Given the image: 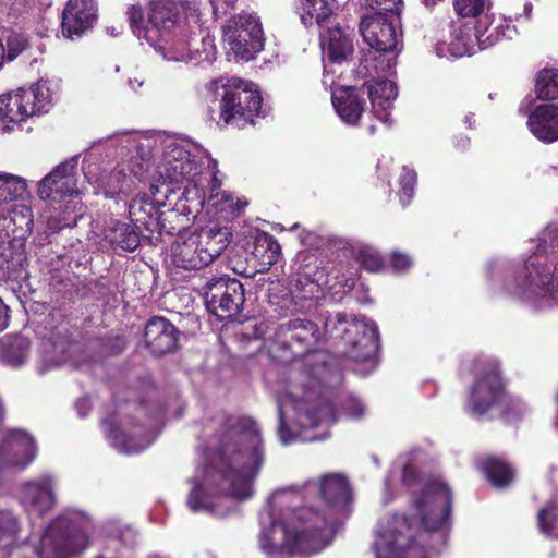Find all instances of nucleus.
Listing matches in <instances>:
<instances>
[{
	"label": "nucleus",
	"mask_w": 558,
	"mask_h": 558,
	"mask_svg": "<svg viewBox=\"0 0 558 558\" xmlns=\"http://www.w3.org/2000/svg\"><path fill=\"white\" fill-rule=\"evenodd\" d=\"M204 461L189 481L187 506L193 512L223 518L234 510L233 499L246 500L265 460L257 423L247 416H226L207 435Z\"/></svg>",
	"instance_id": "f257e3e1"
},
{
	"label": "nucleus",
	"mask_w": 558,
	"mask_h": 558,
	"mask_svg": "<svg viewBox=\"0 0 558 558\" xmlns=\"http://www.w3.org/2000/svg\"><path fill=\"white\" fill-rule=\"evenodd\" d=\"M301 496L291 488H280L268 499L259 521V548L268 558L304 557L323 550L333 537L326 513L299 506Z\"/></svg>",
	"instance_id": "f03ea898"
},
{
	"label": "nucleus",
	"mask_w": 558,
	"mask_h": 558,
	"mask_svg": "<svg viewBox=\"0 0 558 558\" xmlns=\"http://www.w3.org/2000/svg\"><path fill=\"white\" fill-rule=\"evenodd\" d=\"M413 504L424 529L414 534L409 518L398 514L381 522L373 544L376 558H427L445 546L451 512L449 488L438 480L427 482Z\"/></svg>",
	"instance_id": "7ed1b4c3"
},
{
	"label": "nucleus",
	"mask_w": 558,
	"mask_h": 558,
	"mask_svg": "<svg viewBox=\"0 0 558 558\" xmlns=\"http://www.w3.org/2000/svg\"><path fill=\"white\" fill-rule=\"evenodd\" d=\"M92 519L84 512L68 509L58 515L40 534L39 542L20 545L22 524L11 510H0V551L17 549L23 558H69L88 544Z\"/></svg>",
	"instance_id": "20e7f679"
},
{
	"label": "nucleus",
	"mask_w": 558,
	"mask_h": 558,
	"mask_svg": "<svg viewBox=\"0 0 558 558\" xmlns=\"http://www.w3.org/2000/svg\"><path fill=\"white\" fill-rule=\"evenodd\" d=\"M211 170V189L209 198L218 197L221 181L217 178V161L211 159L198 147L193 151L184 145L171 143L162 154L157 165V173L162 184L169 186L170 192L181 191L187 202L196 201L203 205L205 201V181L203 170Z\"/></svg>",
	"instance_id": "39448f33"
},
{
	"label": "nucleus",
	"mask_w": 558,
	"mask_h": 558,
	"mask_svg": "<svg viewBox=\"0 0 558 558\" xmlns=\"http://www.w3.org/2000/svg\"><path fill=\"white\" fill-rule=\"evenodd\" d=\"M512 293L539 310L558 304V225L544 230L537 251L525 262L524 279Z\"/></svg>",
	"instance_id": "423d86ee"
},
{
	"label": "nucleus",
	"mask_w": 558,
	"mask_h": 558,
	"mask_svg": "<svg viewBox=\"0 0 558 558\" xmlns=\"http://www.w3.org/2000/svg\"><path fill=\"white\" fill-rule=\"evenodd\" d=\"M214 99L210 101L208 112L210 120L218 126L228 125L238 129L253 123L262 109V96L254 84L247 81L232 78L227 84L218 86L211 84Z\"/></svg>",
	"instance_id": "0eeeda50"
},
{
	"label": "nucleus",
	"mask_w": 558,
	"mask_h": 558,
	"mask_svg": "<svg viewBox=\"0 0 558 558\" xmlns=\"http://www.w3.org/2000/svg\"><path fill=\"white\" fill-rule=\"evenodd\" d=\"M121 154L126 150L128 160L118 165L110 173H102L96 181L107 194L128 193L142 181L151 166L153 141L137 133H119Z\"/></svg>",
	"instance_id": "6e6552de"
},
{
	"label": "nucleus",
	"mask_w": 558,
	"mask_h": 558,
	"mask_svg": "<svg viewBox=\"0 0 558 558\" xmlns=\"http://www.w3.org/2000/svg\"><path fill=\"white\" fill-rule=\"evenodd\" d=\"M236 0H213L214 9L219 4L232 8ZM189 0H149L147 20L140 7L129 8L128 16L133 34L148 45H156L161 37L169 36L170 31L177 28L180 21L181 8Z\"/></svg>",
	"instance_id": "1a4fd4ad"
},
{
	"label": "nucleus",
	"mask_w": 558,
	"mask_h": 558,
	"mask_svg": "<svg viewBox=\"0 0 558 558\" xmlns=\"http://www.w3.org/2000/svg\"><path fill=\"white\" fill-rule=\"evenodd\" d=\"M230 241L231 232L227 227L202 229L172 244V263L186 270L201 269L217 258Z\"/></svg>",
	"instance_id": "9d476101"
},
{
	"label": "nucleus",
	"mask_w": 558,
	"mask_h": 558,
	"mask_svg": "<svg viewBox=\"0 0 558 558\" xmlns=\"http://www.w3.org/2000/svg\"><path fill=\"white\" fill-rule=\"evenodd\" d=\"M317 395L318 391L313 386L305 388L302 397H299L293 391H289L278 399V435L283 445H289L299 437L298 433L289 430L284 421L289 408H292L296 412V424L300 426L301 430L314 428L320 424L330 425L336 422L335 412L329 402L322 400L316 407H308V403L312 402Z\"/></svg>",
	"instance_id": "9b49d317"
},
{
	"label": "nucleus",
	"mask_w": 558,
	"mask_h": 558,
	"mask_svg": "<svg viewBox=\"0 0 558 558\" xmlns=\"http://www.w3.org/2000/svg\"><path fill=\"white\" fill-rule=\"evenodd\" d=\"M290 488L301 496L299 506L308 505L326 513L335 534L338 522L336 513L344 512L351 500L347 478L337 473L326 474L318 481H307L300 488Z\"/></svg>",
	"instance_id": "f8f14e48"
},
{
	"label": "nucleus",
	"mask_w": 558,
	"mask_h": 558,
	"mask_svg": "<svg viewBox=\"0 0 558 558\" xmlns=\"http://www.w3.org/2000/svg\"><path fill=\"white\" fill-rule=\"evenodd\" d=\"M54 94L48 82L39 81L28 88L0 96V131L10 132L14 125L37 113L47 112Z\"/></svg>",
	"instance_id": "ddd939ff"
},
{
	"label": "nucleus",
	"mask_w": 558,
	"mask_h": 558,
	"mask_svg": "<svg viewBox=\"0 0 558 558\" xmlns=\"http://www.w3.org/2000/svg\"><path fill=\"white\" fill-rule=\"evenodd\" d=\"M223 41L235 58L250 61L264 48V32L259 19L253 13H241L223 26Z\"/></svg>",
	"instance_id": "4468645a"
},
{
	"label": "nucleus",
	"mask_w": 558,
	"mask_h": 558,
	"mask_svg": "<svg viewBox=\"0 0 558 558\" xmlns=\"http://www.w3.org/2000/svg\"><path fill=\"white\" fill-rule=\"evenodd\" d=\"M204 300L208 312L219 319L238 315L244 304V287L228 276L213 278L204 287Z\"/></svg>",
	"instance_id": "2eb2a0df"
},
{
	"label": "nucleus",
	"mask_w": 558,
	"mask_h": 558,
	"mask_svg": "<svg viewBox=\"0 0 558 558\" xmlns=\"http://www.w3.org/2000/svg\"><path fill=\"white\" fill-rule=\"evenodd\" d=\"M490 24L492 20L489 15L481 16L478 20H469L465 22L459 20L456 22L451 33L458 50L456 54H471L474 51L475 45H477L480 49H486L493 46L497 40V36H494L495 33L498 35L501 34L507 38L512 37L514 29H512L509 24H506L505 26L499 25L485 36Z\"/></svg>",
	"instance_id": "dca6fc26"
},
{
	"label": "nucleus",
	"mask_w": 558,
	"mask_h": 558,
	"mask_svg": "<svg viewBox=\"0 0 558 558\" xmlns=\"http://www.w3.org/2000/svg\"><path fill=\"white\" fill-rule=\"evenodd\" d=\"M325 329L328 335L341 338L347 333H362L359 341H353V347L362 345L365 352L356 354V357H367L373 354L379 341V331L374 322L365 317L351 316L342 312L330 313L325 318Z\"/></svg>",
	"instance_id": "f3484780"
},
{
	"label": "nucleus",
	"mask_w": 558,
	"mask_h": 558,
	"mask_svg": "<svg viewBox=\"0 0 558 558\" xmlns=\"http://www.w3.org/2000/svg\"><path fill=\"white\" fill-rule=\"evenodd\" d=\"M322 333L317 324L306 318L296 317L278 325L274 341L289 349L293 356H302L320 340Z\"/></svg>",
	"instance_id": "a211bd4d"
},
{
	"label": "nucleus",
	"mask_w": 558,
	"mask_h": 558,
	"mask_svg": "<svg viewBox=\"0 0 558 558\" xmlns=\"http://www.w3.org/2000/svg\"><path fill=\"white\" fill-rule=\"evenodd\" d=\"M203 51L191 48L189 39L175 29L170 31L169 36L161 37L156 45H150L159 51L163 59L175 62L210 61L215 54V47L211 38H202Z\"/></svg>",
	"instance_id": "6ab92c4d"
},
{
	"label": "nucleus",
	"mask_w": 558,
	"mask_h": 558,
	"mask_svg": "<svg viewBox=\"0 0 558 558\" xmlns=\"http://www.w3.org/2000/svg\"><path fill=\"white\" fill-rule=\"evenodd\" d=\"M502 393L504 384L497 363L490 361L487 372L476 379L470 392L469 409L471 413L475 416L485 414L500 401Z\"/></svg>",
	"instance_id": "aec40b11"
},
{
	"label": "nucleus",
	"mask_w": 558,
	"mask_h": 558,
	"mask_svg": "<svg viewBox=\"0 0 558 558\" xmlns=\"http://www.w3.org/2000/svg\"><path fill=\"white\" fill-rule=\"evenodd\" d=\"M383 12L375 11L364 16L360 23V33L364 41L377 51H393L398 49V35L392 22Z\"/></svg>",
	"instance_id": "412c9836"
},
{
	"label": "nucleus",
	"mask_w": 558,
	"mask_h": 558,
	"mask_svg": "<svg viewBox=\"0 0 558 558\" xmlns=\"http://www.w3.org/2000/svg\"><path fill=\"white\" fill-rule=\"evenodd\" d=\"M20 500L28 514L43 515L50 511L56 505L53 477L46 474L23 483Z\"/></svg>",
	"instance_id": "4be33fe9"
},
{
	"label": "nucleus",
	"mask_w": 558,
	"mask_h": 558,
	"mask_svg": "<svg viewBox=\"0 0 558 558\" xmlns=\"http://www.w3.org/2000/svg\"><path fill=\"white\" fill-rule=\"evenodd\" d=\"M77 157L58 165L38 185L41 199L59 201L63 196L77 194L75 169Z\"/></svg>",
	"instance_id": "5701e85b"
},
{
	"label": "nucleus",
	"mask_w": 558,
	"mask_h": 558,
	"mask_svg": "<svg viewBox=\"0 0 558 558\" xmlns=\"http://www.w3.org/2000/svg\"><path fill=\"white\" fill-rule=\"evenodd\" d=\"M33 226V211L23 201L13 202L8 209H3V215H0V232L10 239L16 248L24 247Z\"/></svg>",
	"instance_id": "b1692460"
},
{
	"label": "nucleus",
	"mask_w": 558,
	"mask_h": 558,
	"mask_svg": "<svg viewBox=\"0 0 558 558\" xmlns=\"http://www.w3.org/2000/svg\"><path fill=\"white\" fill-rule=\"evenodd\" d=\"M36 447L34 439L22 430L8 433L0 446L1 466L25 469L35 458Z\"/></svg>",
	"instance_id": "393cba45"
},
{
	"label": "nucleus",
	"mask_w": 558,
	"mask_h": 558,
	"mask_svg": "<svg viewBox=\"0 0 558 558\" xmlns=\"http://www.w3.org/2000/svg\"><path fill=\"white\" fill-rule=\"evenodd\" d=\"M97 20L95 0H69L62 14V33L68 38L81 36Z\"/></svg>",
	"instance_id": "a878e982"
},
{
	"label": "nucleus",
	"mask_w": 558,
	"mask_h": 558,
	"mask_svg": "<svg viewBox=\"0 0 558 558\" xmlns=\"http://www.w3.org/2000/svg\"><path fill=\"white\" fill-rule=\"evenodd\" d=\"M129 215L137 229L146 230L151 235L154 233L158 235L172 234V231L167 229L161 220L157 203L145 194L137 195L130 202Z\"/></svg>",
	"instance_id": "bb28decb"
},
{
	"label": "nucleus",
	"mask_w": 558,
	"mask_h": 558,
	"mask_svg": "<svg viewBox=\"0 0 558 558\" xmlns=\"http://www.w3.org/2000/svg\"><path fill=\"white\" fill-rule=\"evenodd\" d=\"M144 341L155 355L172 352L178 342L177 328L163 317H154L145 326Z\"/></svg>",
	"instance_id": "cd10ccee"
},
{
	"label": "nucleus",
	"mask_w": 558,
	"mask_h": 558,
	"mask_svg": "<svg viewBox=\"0 0 558 558\" xmlns=\"http://www.w3.org/2000/svg\"><path fill=\"white\" fill-rule=\"evenodd\" d=\"M367 94L372 104L373 114L390 128L392 102L398 96L397 84L389 80H376L366 84Z\"/></svg>",
	"instance_id": "c85d7f7f"
},
{
	"label": "nucleus",
	"mask_w": 558,
	"mask_h": 558,
	"mask_svg": "<svg viewBox=\"0 0 558 558\" xmlns=\"http://www.w3.org/2000/svg\"><path fill=\"white\" fill-rule=\"evenodd\" d=\"M530 132L544 143L558 141V106L539 105L526 121Z\"/></svg>",
	"instance_id": "c756f323"
},
{
	"label": "nucleus",
	"mask_w": 558,
	"mask_h": 558,
	"mask_svg": "<svg viewBox=\"0 0 558 558\" xmlns=\"http://www.w3.org/2000/svg\"><path fill=\"white\" fill-rule=\"evenodd\" d=\"M336 9V0H298L295 3V12L306 28L328 24Z\"/></svg>",
	"instance_id": "7c9ffc66"
},
{
	"label": "nucleus",
	"mask_w": 558,
	"mask_h": 558,
	"mask_svg": "<svg viewBox=\"0 0 558 558\" xmlns=\"http://www.w3.org/2000/svg\"><path fill=\"white\" fill-rule=\"evenodd\" d=\"M333 108L348 125H356L365 111L366 102L354 88H341L332 94Z\"/></svg>",
	"instance_id": "2f4dec72"
},
{
	"label": "nucleus",
	"mask_w": 558,
	"mask_h": 558,
	"mask_svg": "<svg viewBox=\"0 0 558 558\" xmlns=\"http://www.w3.org/2000/svg\"><path fill=\"white\" fill-rule=\"evenodd\" d=\"M299 283L298 281L295 288L289 294L283 295L278 302L272 301L274 305H276L275 311L279 315L288 316L304 312L311 306V302L317 298L319 288L315 282L306 280L302 289H299Z\"/></svg>",
	"instance_id": "473e14b6"
},
{
	"label": "nucleus",
	"mask_w": 558,
	"mask_h": 558,
	"mask_svg": "<svg viewBox=\"0 0 558 558\" xmlns=\"http://www.w3.org/2000/svg\"><path fill=\"white\" fill-rule=\"evenodd\" d=\"M323 49L335 62L343 61L353 51V31L350 27L333 26L322 35Z\"/></svg>",
	"instance_id": "72a5a7b5"
},
{
	"label": "nucleus",
	"mask_w": 558,
	"mask_h": 558,
	"mask_svg": "<svg viewBox=\"0 0 558 558\" xmlns=\"http://www.w3.org/2000/svg\"><path fill=\"white\" fill-rule=\"evenodd\" d=\"M102 427L110 445L122 453H138L153 442L151 438L142 437L141 428L133 435H129L119 430L111 421H105Z\"/></svg>",
	"instance_id": "f704fd0d"
},
{
	"label": "nucleus",
	"mask_w": 558,
	"mask_h": 558,
	"mask_svg": "<svg viewBox=\"0 0 558 558\" xmlns=\"http://www.w3.org/2000/svg\"><path fill=\"white\" fill-rule=\"evenodd\" d=\"M45 359L49 361L50 366L61 365L69 360V354L73 352L77 344L69 340L66 326H60L58 330L50 335L44 341Z\"/></svg>",
	"instance_id": "c9c22d12"
},
{
	"label": "nucleus",
	"mask_w": 558,
	"mask_h": 558,
	"mask_svg": "<svg viewBox=\"0 0 558 558\" xmlns=\"http://www.w3.org/2000/svg\"><path fill=\"white\" fill-rule=\"evenodd\" d=\"M26 194L25 179L8 172H0V215H3V209H8L13 202L23 201Z\"/></svg>",
	"instance_id": "e433bc0d"
},
{
	"label": "nucleus",
	"mask_w": 558,
	"mask_h": 558,
	"mask_svg": "<svg viewBox=\"0 0 558 558\" xmlns=\"http://www.w3.org/2000/svg\"><path fill=\"white\" fill-rule=\"evenodd\" d=\"M481 470L490 484L497 488L510 484L514 476V472L509 464L494 457L486 458L481 464Z\"/></svg>",
	"instance_id": "4c0bfd02"
},
{
	"label": "nucleus",
	"mask_w": 558,
	"mask_h": 558,
	"mask_svg": "<svg viewBox=\"0 0 558 558\" xmlns=\"http://www.w3.org/2000/svg\"><path fill=\"white\" fill-rule=\"evenodd\" d=\"M252 254L258 258L262 264L271 266L278 260L280 245L272 235L266 232H259L255 235Z\"/></svg>",
	"instance_id": "58836bf2"
},
{
	"label": "nucleus",
	"mask_w": 558,
	"mask_h": 558,
	"mask_svg": "<svg viewBox=\"0 0 558 558\" xmlns=\"http://www.w3.org/2000/svg\"><path fill=\"white\" fill-rule=\"evenodd\" d=\"M29 341L23 336H14L3 342L0 357L12 366L22 365L28 356Z\"/></svg>",
	"instance_id": "ea45409f"
},
{
	"label": "nucleus",
	"mask_w": 558,
	"mask_h": 558,
	"mask_svg": "<svg viewBox=\"0 0 558 558\" xmlns=\"http://www.w3.org/2000/svg\"><path fill=\"white\" fill-rule=\"evenodd\" d=\"M106 238L118 247L133 252L140 245L137 232L129 225L116 221L107 231Z\"/></svg>",
	"instance_id": "a19ab883"
},
{
	"label": "nucleus",
	"mask_w": 558,
	"mask_h": 558,
	"mask_svg": "<svg viewBox=\"0 0 558 558\" xmlns=\"http://www.w3.org/2000/svg\"><path fill=\"white\" fill-rule=\"evenodd\" d=\"M535 93L538 99L555 100L558 98V70L543 69L536 75Z\"/></svg>",
	"instance_id": "79ce46f5"
},
{
	"label": "nucleus",
	"mask_w": 558,
	"mask_h": 558,
	"mask_svg": "<svg viewBox=\"0 0 558 558\" xmlns=\"http://www.w3.org/2000/svg\"><path fill=\"white\" fill-rule=\"evenodd\" d=\"M31 49L29 38L25 33L11 31L5 36V60L11 62Z\"/></svg>",
	"instance_id": "37998d69"
},
{
	"label": "nucleus",
	"mask_w": 558,
	"mask_h": 558,
	"mask_svg": "<svg viewBox=\"0 0 558 558\" xmlns=\"http://www.w3.org/2000/svg\"><path fill=\"white\" fill-rule=\"evenodd\" d=\"M538 525L542 532L558 537V506L550 504L538 512Z\"/></svg>",
	"instance_id": "c03bdc74"
},
{
	"label": "nucleus",
	"mask_w": 558,
	"mask_h": 558,
	"mask_svg": "<svg viewBox=\"0 0 558 558\" xmlns=\"http://www.w3.org/2000/svg\"><path fill=\"white\" fill-rule=\"evenodd\" d=\"M484 0H454V10L461 19L478 20L484 16Z\"/></svg>",
	"instance_id": "a18cd8bd"
},
{
	"label": "nucleus",
	"mask_w": 558,
	"mask_h": 558,
	"mask_svg": "<svg viewBox=\"0 0 558 558\" xmlns=\"http://www.w3.org/2000/svg\"><path fill=\"white\" fill-rule=\"evenodd\" d=\"M400 202L403 206L408 205L413 197L414 186L416 184V172L408 167H403L399 179Z\"/></svg>",
	"instance_id": "49530a36"
},
{
	"label": "nucleus",
	"mask_w": 558,
	"mask_h": 558,
	"mask_svg": "<svg viewBox=\"0 0 558 558\" xmlns=\"http://www.w3.org/2000/svg\"><path fill=\"white\" fill-rule=\"evenodd\" d=\"M357 259L365 269L372 272L378 271L383 266L381 258L376 250L367 245L359 248Z\"/></svg>",
	"instance_id": "de8ad7c7"
},
{
	"label": "nucleus",
	"mask_w": 558,
	"mask_h": 558,
	"mask_svg": "<svg viewBox=\"0 0 558 558\" xmlns=\"http://www.w3.org/2000/svg\"><path fill=\"white\" fill-rule=\"evenodd\" d=\"M341 411L347 417L357 420L365 414L366 407L359 398L349 396L345 400H343Z\"/></svg>",
	"instance_id": "09e8293b"
},
{
	"label": "nucleus",
	"mask_w": 558,
	"mask_h": 558,
	"mask_svg": "<svg viewBox=\"0 0 558 558\" xmlns=\"http://www.w3.org/2000/svg\"><path fill=\"white\" fill-rule=\"evenodd\" d=\"M20 250L21 248L14 247L10 239L5 238V235L0 232V269L9 267L10 259L14 258V252Z\"/></svg>",
	"instance_id": "8fccbe9b"
},
{
	"label": "nucleus",
	"mask_w": 558,
	"mask_h": 558,
	"mask_svg": "<svg viewBox=\"0 0 558 558\" xmlns=\"http://www.w3.org/2000/svg\"><path fill=\"white\" fill-rule=\"evenodd\" d=\"M422 478L417 474L416 470L411 464H405L402 472V483L409 489H413L415 486L421 485Z\"/></svg>",
	"instance_id": "3c124183"
},
{
	"label": "nucleus",
	"mask_w": 558,
	"mask_h": 558,
	"mask_svg": "<svg viewBox=\"0 0 558 558\" xmlns=\"http://www.w3.org/2000/svg\"><path fill=\"white\" fill-rule=\"evenodd\" d=\"M364 4L374 11L392 12L400 0H363Z\"/></svg>",
	"instance_id": "603ef678"
},
{
	"label": "nucleus",
	"mask_w": 558,
	"mask_h": 558,
	"mask_svg": "<svg viewBox=\"0 0 558 558\" xmlns=\"http://www.w3.org/2000/svg\"><path fill=\"white\" fill-rule=\"evenodd\" d=\"M391 266L396 271L402 272L412 266V260L405 254L393 253L391 255Z\"/></svg>",
	"instance_id": "864d4df0"
},
{
	"label": "nucleus",
	"mask_w": 558,
	"mask_h": 558,
	"mask_svg": "<svg viewBox=\"0 0 558 558\" xmlns=\"http://www.w3.org/2000/svg\"><path fill=\"white\" fill-rule=\"evenodd\" d=\"M9 318V307L0 299V331L8 327Z\"/></svg>",
	"instance_id": "5fc2aeb1"
},
{
	"label": "nucleus",
	"mask_w": 558,
	"mask_h": 558,
	"mask_svg": "<svg viewBox=\"0 0 558 558\" xmlns=\"http://www.w3.org/2000/svg\"><path fill=\"white\" fill-rule=\"evenodd\" d=\"M523 413H524V409L520 404L513 405L511 409H509L508 411L505 412L506 421L512 422L515 418H518V416L520 414H523Z\"/></svg>",
	"instance_id": "6e6d98bb"
},
{
	"label": "nucleus",
	"mask_w": 558,
	"mask_h": 558,
	"mask_svg": "<svg viewBox=\"0 0 558 558\" xmlns=\"http://www.w3.org/2000/svg\"><path fill=\"white\" fill-rule=\"evenodd\" d=\"M202 38H209L208 36H204V35H197V34H194V36L192 37H189V44H191V48L192 49H199L201 51H203V45L201 43V39Z\"/></svg>",
	"instance_id": "4d7b16f0"
},
{
	"label": "nucleus",
	"mask_w": 558,
	"mask_h": 558,
	"mask_svg": "<svg viewBox=\"0 0 558 558\" xmlns=\"http://www.w3.org/2000/svg\"><path fill=\"white\" fill-rule=\"evenodd\" d=\"M144 82L145 80L143 76H134L128 78V85L134 92H136L138 87H142Z\"/></svg>",
	"instance_id": "13d9d810"
},
{
	"label": "nucleus",
	"mask_w": 558,
	"mask_h": 558,
	"mask_svg": "<svg viewBox=\"0 0 558 558\" xmlns=\"http://www.w3.org/2000/svg\"><path fill=\"white\" fill-rule=\"evenodd\" d=\"M300 437L303 440L314 441V440H323V439H325L327 437V434H324L322 436H302V435H300Z\"/></svg>",
	"instance_id": "bf43d9fd"
},
{
	"label": "nucleus",
	"mask_w": 558,
	"mask_h": 558,
	"mask_svg": "<svg viewBox=\"0 0 558 558\" xmlns=\"http://www.w3.org/2000/svg\"><path fill=\"white\" fill-rule=\"evenodd\" d=\"M4 61H5L4 44L0 39V69L2 68Z\"/></svg>",
	"instance_id": "052dcab7"
},
{
	"label": "nucleus",
	"mask_w": 558,
	"mask_h": 558,
	"mask_svg": "<svg viewBox=\"0 0 558 558\" xmlns=\"http://www.w3.org/2000/svg\"><path fill=\"white\" fill-rule=\"evenodd\" d=\"M106 31H107V34H109L111 36H117L121 33V27L117 28L114 26H111V27H107Z\"/></svg>",
	"instance_id": "680f3d73"
},
{
	"label": "nucleus",
	"mask_w": 558,
	"mask_h": 558,
	"mask_svg": "<svg viewBox=\"0 0 558 558\" xmlns=\"http://www.w3.org/2000/svg\"><path fill=\"white\" fill-rule=\"evenodd\" d=\"M469 144V140L465 137V138H461L460 142L457 143V146H460L461 148H465Z\"/></svg>",
	"instance_id": "e2e57ef3"
},
{
	"label": "nucleus",
	"mask_w": 558,
	"mask_h": 558,
	"mask_svg": "<svg viewBox=\"0 0 558 558\" xmlns=\"http://www.w3.org/2000/svg\"><path fill=\"white\" fill-rule=\"evenodd\" d=\"M150 192L153 195H156L158 193V185L153 183L150 185Z\"/></svg>",
	"instance_id": "0e129e2a"
},
{
	"label": "nucleus",
	"mask_w": 558,
	"mask_h": 558,
	"mask_svg": "<svg viewBox=\"0 0 558 558\" xmlns=\"http://www.w3.org/2000/svg\"><path fill=\"white\" fill-rule=\"evenodd\" d=\"M368 133H369V135H373L375 133V126L374 125H369Z\"/></svg>",
	"instance_id": "69168bd1"
},
{
	"label": "nucleus",
	"mask_w": 558,
	"mask_h": 558,
	"mask_svg": "<svg viewBox=\"0 0 558 558\" xmlns=\"http://www.w3.org/2000/svg\"><path fill=\"white\" fill-rule=\"evenodd\" d=\"M148 558H167V557H162L160 555L153 554V555H149Z\"/></svg>",
	"instance_id": "338daca9"
},
{
	"label": "nucleus",
	"mask_w": 558,
	"mask_h": 558,
	"mask_svg": "<svg viewBox=\"0 0 558 558\" xmlns=\"http://www.w3.org/2000/svg\"><path fill=\"white\" fill-rule=\"evenodd\" d=\"M471 120H472V116H466L465 117V122L471 126Z\"/></svg>",
	"instance_id": "774afa93"
}]
</instances>
